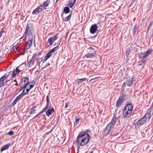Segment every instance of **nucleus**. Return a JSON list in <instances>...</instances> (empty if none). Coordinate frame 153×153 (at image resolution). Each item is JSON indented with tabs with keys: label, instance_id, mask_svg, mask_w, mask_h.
<instances>
[{
	"label": "nucleus",
	"instance_id": "nucleus-1",
	"mask_svg": "<svg viewBox=\"0 0 153 153\" xmlns=\"http://www.w3.org/2000/svg\"><path fill=\"white\" fill-rule=\"evenodd\" d=\"M90 138V135L86 132H81L78 136L76 140L79 145L83 146L88 143Z\"/></svg>",
	"mask_w": 153,
	"mask_h": 153
},
{
	"label": "nucleus",
	"instance_id": "nucleus-2",
	"mask_svg": "<svg viewBox=\"0 0 153 153\" xmlns=\"http://www.w3.org/2000/svg\"><path fill=\"white\" fill-rule=\"evenodd\" d=\"M34 28L33 25L31 23H28L26 26L25 31L23 35V36L28 37L29 39H33L34 34Z\"/></svg>",
	"mask_w": 153,
	"mask_h": 153
},
{
	"label": "nucleus",
	"instance_id": "nucleus-3",
	"mask_svg": "<svg viewBox=\"0 0 153 153\" xmlns=\"http://www.w3.org/2000/svg\"><path fill=\"white\" fill-rule=\"evenodd\" d=\"M116 117L114 116L111 122L105 128L103 133L104 135H107L110 132V130L114 128L116 122Z\"/></svg>",
	"mask_w": 153,
	"mask_h": 153
},
{
	"label": "nucleus",
	"instance_id": "nucleus-4",
	"mask_svg": "<svg viewBox=\"0 0 153 153\" xmlns=\"http://www.w3.org/2000/svg\"><path fill=\"white\" fill-rule=\"evenodd\" d=\"M70 12V9L68 7H65L64 9V11L61 14V16L63 21H68L71 18V14H70L68 16L66 17H64L65 15H66L67 13H68Z\"/></svg>",
	"mask_w": 153,
	"mask_h": 153
},
{
	"label": "nucleus",
	"instance_id": "nucleus-5",
	"mask_svg": "<svg viewBox=\"0 0 153 153\" xmlns=\"http://www.w3.org/2000/svg\"><path fill=\"white\" fill-rule=\"evenodd\" d=\"M8 76L4 75L0 78V87L4 86L7 83L10 81V79H7Z\"/></svg>",
	"mask_w": 153,
	"mask_h": 153
},
{
	"label": "nucleus",
	"instance_id": "nucleus-6",
	"mask_svg": "<svg viewBox=\"0 0 153 153\" xmlns=\"http://www.w3.org/2000/svg\"><path fill=\"white\" fill-rule=\"evenodd\" d=\"M58 38V34H56L55 35L53 36L50 38L47 42V43L49 44L48 45V47L51 46L53 45V42L57 39Z\"/></svg>",
	"mask_w": 153,
	"mask_h": 153
},
{
	"label": "nucleus",
	"instance_id": "nucleus-7",
	"mask_svg": "<svg viewBox=\"0 0 153 153\" xmlns=\"http://www.w3.org/2000/svg\"><path fill=\"white\" fill-rule=\"evenodd\" d=\"M46 100H47V104L45 107L43 108L42 110L38 114V115L39 116L41 114L45 112L48 109L49 105V96L48 95L46 97Z\"/></svg>",
	"mask_w": 153,
	"mask_h": 153
},
{
	"label": "nucleus",
	"instance_id": "nucleus-8",
	"mask_svg": "<svg viewBox=\"0 0 153 153\" xmlns=\"http://www.w3.org/2000/svg\"><path fill=\"white\" fill-rule=\"evenodd\" d=\"M133 106L131 103L127 104L124 107L123 111H127L128 112H132Z\"/></svg>",
	"mask_w": 153,
	"mask_h": 153
},
{
	"label": "nucleus",
	"instance_id": "nucleus-9",
	"mask_svg": "<svg viewBox=\"0 0 153 153\" xmlns=\"http://www.w3.org/2000/svg\"><path fill=\"white\" fill-rule=\"evenodd\" d=\"M124 101V97L123 96H120L116 102V107L117 108L120 106L123 103Z\"/></svg>",
	"mask_w": 153,
	"mask_h": 153
},
{
	"label": "nucleus",
	"instance_id": "nucleus-10",
	"mask_svg": "<svg viewBox=\"0 0 153 153\" xmlns=\"http://www.w3.org/2000/svg\"><path fill=\"white\" fill-rule=\"evenodd\" d=\"M147 121L143 117L137 121V125L139 127L141 126L146 123Z\"/></svg>",
	"mask_w": 153,
	"mask_h": 153
},
{
	"label": "nucleus",
	"instance_id": "nucleus-11",
	"mask_svg": "<svg viewBox=\"0 0 153 153\" xmlns=\"http://www.w3.org/2000/svg\"><path fill=\"white\" fill-rule=\"evenodd\" d=\"M23 82L25 83L23 88H26L27 85L29 84L30 83V82H29V79L28 77H23L22 79Z\"/></svg>",
	"mask_w": 153,
	"mask_h": 153
},
{
	"label": "nucleus",
	"instance_id": "nucleus-12",
	"mask_svg": "<svg viewBox=\"0 0 153 153\" xmlns=\"http://www.w3.org/2000/svg\"><path fill=\"white\" fill-rule=\"evenodd\" d=\"M98 27L96 24L92 25L90 29V33L92 34L96 32L97 29Z\"/></svg>",
	"mask_w": 153,
	"mask_h": 153
},
{
	"label": "nucleus",
	"instance_id": "nucleus-13",
	"mask_svg": "<svg viewBox=\"0 0 153 153\" xmlns=\"http://www.w3.org/2000/svg\"><path fill=\"white\" fill-rule=\"evenodd\" d=\"M29 39L30 40L26 42L25 45H24L25 49L27 50L28 49L30 48V46L32 45L33 39Z\"/></svg>",
	"mask_w": 153,
	"mask_h": 153
},
{
	"label": "nucleus",
	"instance_id": "nucleus-14",
	"mask_svg": "<svg viewBox=\"0 0 153 153\" xmlns=\"http://www.w3.org/2000/svg\"><path fill=\"white\" fill-rule=\"evenodd\" d=\"M96 54L87 53L83 56L84 58L91 59L96 57Z\"/></svg>",
	"mask_w": 153,
	"mask_h": 153
},
{
	"label": "nucleus",
	"instance_id": "nucleus-15",
	"mask_svg": "<svg viewBox=\"0 0 153 153\" xmlns=\"http://www.w3.org/2000/svg\"><path fill=\"white\" fill-rule=\"evenodd\" d=\"M146 57L145 56V54H144V53H140L139 54V59L143 63H144L145 62V58Z\"/></svg>",
	"mask_w": 153,
	"mask_h": 153
},
{
	"label": "nucleus",
	"instance_id": "nucleus-16",
	"mask_svg": "<svg viewBox=\"0 0 153 153\" xmlns=\"http://www.w3.org/2000/svg\"><path fill=\"white\" fill-rule=\"evenodd\" d=\"M20 71V70L18 69V67L16 68L15 70H14L12 73L11 76L13 77H14L16 76L17 74H18Z\"/></svg>",
	"mask_w": 153,
	"mask_h": 153
},
{
	"label": "nucleus",
	"instance_id": "nucleus-17",
	"mask_svg": "<svg viewBox=\"0 0 153 153\" xmlns=\"http://www.w3.org/2000/svg\"><path fill=\"white\" fill-rule=\"evenodd\" d=\"M126 110L123 111V117L125 119H128L130 117L131 114H129L126 112Z\"/></svg>",
	"mask_w": 153,
	"mask_h": 153
},
{
	"label": "nucleus",
	"instance_id": "nucleus-18",
	"mask_svg": "<svg viewBox=\"0 0 153 153\" xmlns=\"http://www.w3.org/2000/svg\"><path fill=\"white\" fill-rule=\"evenodd\" d=\"M23 97L21 94L19 95L18 96L16 97V98L13 101V105H15L18 101L21 99Z\"/></svg>",
	"mask_w": 153,
	"mask_h": 153
},
{
	"label": "nucleus",
	"instance_id": "nucleus-19",
	"mask_svg": "<svg viewBox=\"0 0 153 153\" xmlns=\"http://www.w3.org/2000/svg\"><path fill=\"white\" fill-rule=\"evenodd\" d=\"M10 146V143H8L2 146L0 149L1 152H2L3 151L7 149Z\"/></svg>",
	"mask_w": 153,
	"mask_h": 153
},
{
	"label": "nucleus",
	"instance_id": "nucleus-20",
	"mask_svg": "<svg viewBox=\"0 0 153 153\" xmlns=\"http://www.w3.org/2000/svg\"><path fill=\"white\" fill-rule=\"evenodd\" d=\"M151 117V112H149L146 113L143 117L148 121L150 119Z\"/></svg>",
	"mask_w": 153,
	"mask_h": 153
},
{
	"label": "nucleus",
	"instance_id": "nucleus-21",
	"mask_svg": "<svg viewBox=\"0 0 153 153\" xmlns=\"http://www.w3.org/2000/svg\"><path fill=\"white\" fill-rule=\"evenodd\" d=\"M54 110L52 108L51 109H48L46 112V115L48 116H49L54 111Z\"/></svg>",
	"mask_w": 153,
	"mask_h": 153
},
{
	"label": "nucleus",
	"instance_id": "nucleus-22",
	"mask_svg": "<svg viewBox=\"0 0 153 153\" xmlns=\"http://www.w3.org/2000/svg\"><path fill=\"white\" fill-rule=\"evenodd\" d=\"M87 51L88 53L96 54L94 49L92 47L89 48L87 50Z\"/></svg>",
	"mask_w": 153,
	"mask_h": 153
},
{
	"label": "nucleus",
	"instance_id": "nucleus-23",
	"mask_svg": "<svg viewBox=\"0 0 153 153\" xmlns=\"http://www.w3.org/2000/svg\"><path fill=\"white\" fill-rule=\"evenodd\" d=\"M61 41V40L60 41ZM61 41L60 42L59 45H57V46L54 47L49 52L51 53V54H52V53H54L58 49V47L59 45H60V43Z\"/></svg>",
	"mask_w": 153,
	"mask_h": 153
},
{
	"label": "nucleus",
	"instance_id": "nucleus-24",
	"mask_svg": "<svg viewBox=\"0 0 153 153\" xmlns=\"http://www.w3.org/2000/svg\"><path fill=\"white\" fill-rule=\"evenodd\" d=\"M127 83L128 86H131V85H132L133 83V81L130 79H128L127 78Z\"/></svg>",
	"mask_w": 153,
	"mask_h": 153
},
{
	"label": "nucleus",
	"instance_id": "nucleus-25",
	"mask_svg": "<svg viewBox=\"0 0 153 153\" xmlns=\"http://www.w3.org/2000/svg\"><path fill=\"white\" fill-rule=\"evenodd\" d=\"M76 0H69V6L72 8Z\"/></svg>",
	"mask_w": 153,
	"mask_h": 153
},
{
	"label": "nucleus",
	"instance_id": "nucleus-26",
	"mask_svg": "<svg viewBox=\"0 0 153 153\" xmlns=\"http://www.w3.org/2000/svg\"><path fill=\"white\" fill-rule=\"evenodd\" d=\"M49 2L48 0L46 1H45L44 2V3L42 4L44 9H46V7L48 6L49 4Z\"/></svg>",
	"mask_w": 153,
	"mask_h": 153
},
{
	"label": "nucleus",
	"instance_id": "nucleus-27",
	"mask_svg": "<svg viewBox=\"0 0 153 153\" xmlns=\"http://www.w3.org/2000/svg\"><path fill=\"white\" fill-rule=\"evenodd\" d=\"M39 9L38 8V7L36 9H35L32 12V14H36L37 15L39 13V12H41L39 10Z\"/></svg>",
	"mask_w": 153,
	"mask_h": 153
},
{
	"label": "nucleus",
	"instance_id": "nucleus-28",
	"mask_svg": "<svg viewBox=\"0 0 153 153\" xmlns=\"http://www.w3.org/2000/svg\"><path fill=\"white\" fill-rule=\"evenodd\" d=\"M86 79L87 78H85L81 79H77V82L78 84H80L86 80Z\"/></svg>",
	"mask_w": 153,
	"mask_h": 153
},
{
	"label": "nucleus",
	"instance_id": "nucleus-29",
	"mask_svg": "<svg viewBox=\"0 0 153 153\" xmlns=\"http://www.w3.org/2000/svg\"><path fill=\"white\" fill-rule=\"evenodd\" d=\"M14 51L15 52L18 51V47L17 45L13 46L12 48H11V50Z\"/></svg>",
	"mask_w": 153,
	"mask_h": 153
},
{
	"label": "nucleus",
	"instance_id": "nucleus-30",
	"mask_svg": "<svg viewBox=\"0 0 153 153\" xmlns=\"http://www.w3.org/2000/svg\"><path fill=\"white\" fill-rule=\"evenodd\" d=\"M21 89H23V91H22V93L21 94H21V95H22V96L23 97V96L24 95L27 94V92H26L25 91V88H23V87H22Z\"/></svg>",
	"mask_w": 153,
	"mask_h": 153
},
{
	"label": "nucleus",
	"instance_id": "nucleus-31",
	"mask_svg": "<svg viewBox=\"0 0 153 153\" xmlns=\"http://www.w3.org/2000/svg\"><path fill=\"white\" fill-rule=\"evenodd\" d=\"M152 52V50L150 49H149L144 54H145V56L146 57L148 56V55L151 53Z\"/></svg>",
	"mask_w": 153,
	"mask_h": 153
},
{
	"label": "nucleus",
	"instance_id": "nucleus-32",
	"mask_svg": "<svg viewBox=\"0 0 153 153\" xmlns=\"http://www.w3.org/2000/svg\"><path fill=\"white\" fill-rule=\"evenodd\" d=\"M35 62V60L32 59L30 61V64L29 67L32 66L33 65Z\"/></svg>",
	"mask_w": 153,
	"mask_h": 153
},
{
	"label": "nucleus",
	"instance_id": "nucleus-33",
	"mask_svg": "<svg viewBox=\"0 0 153 153\" xmlns=\"http://www.w3.org/2000/svg\"><path fill=\"white\" fill-rule=\"evenodd\" d=\"M153 24V22H151L148 26V27L147 30V32L149 31L150 29L151 28L152 25Z\"/></svg>",
	"mask_w": 153,
	"mask_h": 153
},
{
	"label": "nucleus",
	"instance_id": "nucleus-34",
	"mask_svg": "<svg viewBox=\"0 0 153 153\" xmlns=\"http://www.w3.org/2000/svg\"><path fill=\"white\" fill-rule=\"evenodd\" d=\"M37 7L40 10H39L40 11V12H41L42 11V10H43V6L42 4V5H41Z\"/></svg>",
	"mask_w": 153,
	"mask_h": 153
},
{
	"label": "nucleus",
	"instance_id": "nucleus-35",
	"mask_svg": "<svg viewBox=\"0 0 153 153\" xmlns=\"http://www.w3.org/2000/svg\"><path fill=\"white\" fill-rule=\"evenodd\" d=\"M36 106H33L32 108L30 109V111H31L32 112H34L36 111Z\"/></svg>",
	"mask_w": 153,
	"mask_h": 153
},
{
	"label": "nucleus",
	"instance_id": "nucleus-36",
	"mask_svg": "<svg viewBox=\"0 0 153 153\" xmlns=\"http://www.w3.org/2000/svg\"><path fill=\"white\" fill-rule=\"evenodd\" d=\"M52 54L49 52L46 55V56L48 58H49L52 55Z\"/></svg>",
	"mask_w": 153,
	"mask_h": 153
},
{
	"label": "nucleus",
	"instance_id": "nucleus-37",
	"mask_svg": "<svg viewBox=\"0 0 153 153\" xmlns=\"http://www.w3.org/2000/svg\"><path fill=\"white\" fill-rule=\"evenodd\" d=\"M79 120H80V119H79V118L76 119V117L75 123H76V124H79Z\"/></svg>",
	"mask_w": 153,
	"mask_h": 153
},
{
	"label": "nucleus",
	"instance_id": "nucleus-38",
	"mask_svg": "<svg viewBox=\"0 0 153 153\" xmlns=\"http://www.w3.org/2000/svg\"><path fill=\"white\" fill-rule=\"evenodd\" d=\"M37 55L36 54H34L33 55V57L32 58V59L35 60V58L36 56Z\"/></svg>",
	"mask_w": 153,
	"mask_h": 153
},
{
	"label": "nucleus",
	"instance_id": "nucleus-39",
	"mask_svg": "<svg viewBox=\"0 0 153 153\" xmlns=\"http://www.w3.org/2000/svg\"><path fill=\"white\" fill-rule=\"evenodd\" d=\"M127 84V83L124 82L122 85V88H124L126 87V85Z\"/></svg>",
	"mask_w": 153,
	"mask_h": 153
},
{
	"label": "nucleus",
	"instance_id": "nucleus-40",
	"mask_svg": "<svg viewBox=\"0 0 153 153\" xmlns=\"http://www.w3.org/2000/svg\"><path fill=\"white\" fill-rule=\"evenodd\" d=\"M13 132L12 131H9V132L8 133V134L10 135H13Z\"/></svg>",
	"mask_w": 153,
	"mask_h": 153
},
{
	"label": "nucleus",
	"instance_id": "nucleus-41",
	"mask_svg": "<svg viewBox=\"0 0 153 153\" xmlns=\"http://www.w3.org/2000/svg\"><path fill=\"white\" fill-rule=\"evenodd\" d=\"M131 79L132 80L133 82L135 80V77L134 76V75H133V76L132 77L131 79Z\"/></svg>",
	"mask_w": 153,
	"mask_h": 153
},
{
	"label": "nucleus",
	"instance_id": "nucleus-42",
	"mask_svg": "<svg viewBox=\"0 0 153 153\" xmlns=\"http://www.w3.org/2000/svg\"><path fill=\"white\" fill-rule=\"evenodd\" d=\"M48 58L45 56L44 59L43 63H44L46 60H47Z\"/></svg>",
	"mask_w": 153,
	"mask_h": 153
},
{
	"label": "nucleus",
	"instance_id": "nucleus-43",
	"mask_svg": "<svg viewBox=\"0 0 153 153\" xmlns=\"http://www.w3.org/2000/svg\"><path fill=\"white\" fill-rule=\"evenodd\" d=\"M68 105H69V103L68 102H66V105H65V108H67L68 107Z\"/></svg>",
	"mask_w": 153,
	"mask_h": 153
},
{
	"label": "nucleus",
	"instance_id": "nucleus-44",
	"mask_svg": "<svg viewBox=\"0 0 153 153\" xmlns=\"http://www.w3.org/2000/svg\"><path fill=\"white\" fill-rule=\"evenodd\" d=\"M34 85H30V89H31L32 88H33Z\"/></svg>",
	"mask_w": 153,
	"mask_h": 153
},
{
	"label": "nucleus",
	"instance_id": "nucleus-45",
	"mask_svg": "<svg viewBox=\"0 0 153 153\" xmlns=\"http://www.w3.org/2000/svg\"><path fill=\"white\" fill-rule=\"evenodd\" d=\"M136 27V26H135L134 27V33H135L136 32V31L135 30Z\"/></svg>",
	"mask_w": 153,
	"mask_h": 153
},
{
	"label": "nucleus",
	"instance_id": "nucleus-46",
	"mask_svg": "<svg viewBox=\"0 0 153 153\" xmlns=\"http://www.w3.org/2000/svg\"><path fill=\"white\" fill-rule=\"evenodd\" d=\"M3 33V31H2L0 32V38Z\"/></svg>",
	"mask_w": 153,
	"mask_h": 153
},
{
	"label": "nucleus",
	"instance_id": "nucleus-47",
	"mask_svg": "<svg viewBox=\"0 0 153 153\" xmlns=\"http://www.w3.org/2000/svg\"><path fill=\"white\" fill-rule=\"evenodd\" d=\"M30 89H26L27 93V94L28 93L29 91H30Z\"/></svg>",
	"mask_w": 153,
	"mask_h": 153
},
{
	"label": "nucleus",
	"instance_id": "nucleus-48",
	"mask_svg": "<svg viewBox=\"0 0 153 153\" xmlns=\"http://www.w3.org/2000/svg\"><path fill=\"white\" fill-rule=\"evenodd\" d=\"M126 112L127 113H129V114H132V112H128V111H126Z\"/></svg>",
	"mask_w": 153,
	"mask_h": 153
},
{
	"label": "nucleus",
	"instance_id": "nucleus-49",
	"mask_svg": "<svg viewBox=\"0 0 153 153\" xmlns=\"http://www.w3.org/2000/svg\"><path fill=\"white\" fill-rule=\"evenodd\" d=\"M50 65V64L48 63V65H46L45 67H44V68H46L47 66H48L49 65Z\"/></svg>",
	"mask_w": 153,
	"mask_h": 153
},
{
	"label": "nucleus",
	"instance_id": "nucleus-50",
	"mask_svg": "<svg viewBox=\"0 0 153 153\" xmlns=\"http://www.w3.org/2000/svg\"><path fill=\"white\" fill-rule=\"evenodd\" d=\"M33 112H32L31 111H30V112L29 113L30 114H32Z\"/></svg>",
	"mask_w": 153,
	"mask_h": 153
},
{
	"label": "nucleus",
	"instance_id": "nucleus-51",
	"mask_svg": "<svg viewBox=\"0 0 153 153\" xmlns=\"http://www.w3.org/2000/svg\"><path fill=\"white\" fill-rule=\"evenodd\" d=\"M38 116V115L37 114V115H36L35 117H34L33 118H36V117H37Z\"/></svg>",
	"mask_w": 153,
	"mask_h": 153
},
{
	"label": "nucleus",
	"instance_id": "nucleus-52",
	"mask_svg": "<svg viewBox=\"0 0 153 153\" xmlns=\"http://www.w3.org/2000/svg\"><path fill=\"white\" fill-rule=\"evenodd\" d=\"M64 17H66L68 16H67V14L66 15H65Z\"/></svg>",
	"mask_w": 153,
	"mask_h": 153
},
{
	"label": "nucleus",
	"instance_id": "nucleus-53",
	"mask_svg": "<svg viewBox=\"0 0 153 153\" xmlns=\"http://www.w3.org/2000/svg\"><path fill=\"white\" fill-rule=\"evenodd\" d=\"M34 82V81H33L32 83H33L34 84V85L35 84V82Z\"/></svg>",
	"mask_w": 153,
	"mask_h": 153
},
{
	"label": "nucleus",
	"instance_id": "nucleus-54",
	"mask_svg": "<svg viewBox=\"0 0 153 153\" xmlns=\"http://www.w3.org/2000/svg\"><path fill=\"white\" fill-rule=\"evenodd\" d=\"M21 65H19V66H18V67H19V68H20V67H21Z\"/></svg>",
	"mask_w": 153,
	"mask_h": 153
},
{
	"label": "nucleus",
	"instance_id": "nucleus-55",
	"mask_svg": "<svg viewBox=\"0 0 153 153\" xmlns=\"http://www.w3.org/2000/svg\"><path fill=\"white\" fill-rule=\"evenodd\" d=\"M13 82H17V81H16V80H14V81H13Z\"/></svg>",
	"mask_w": 153,
	"mask_h": 153
},
{
	"label": "nucleus",
	"instance_id": "nucleus-56",
	"mask_svg": "<svg viewBox=\"0 0 153 153\" xmlns=\"http://www.w3.org/2000/svg\"><path fill=\"white\" fill-rule=\"evenodd\" d=\"M93 152H94V151H92V152H91V153H93Z\"/></svg>",
	"mask_w": 153,
	"mask_h": 153
},
{
	"label": "nucleus",
	"instance_id": "nucleus-57",
	"mask_svg": "<svg viewBox=\"0 0 153 153\" xmlns=\"http://www.w3.org/2000/svg\"><path fill=\"white\" fill-rule=\"evenodd\" d=\"M17 85V83L16 82L15 84V85Z\"/></svg>",
	"mask_w": 153,
	"mask_h": 153
},
{
	"label": "nucleus",
	"instance_id": "nucleus-58",
	"mask_svg": "<svg viewBox=\"0 0 153 153\" xmlns=\"http://www.w3.org/2000/svg\"><path fill=\"white\" fill-rule=\"evenodd\" d=\"M42 61V60L39 63V65H40V63Z\"/></svg>",
	"mask_w": 153,
	"mask_h": 153
},
{
	"label": "nucleus",
	"instance_id": "nucleus-59",
	"mask_svg": "<svg viewBox=\"0 0 153 153\" xmlns=\"http://www.w3.org/2000/svg\"><path fill=\"white\" fill-rule=\"evenodd\" d=\"M22 38V37L20 39H21Z\"/></svg>",
	"mask_w": 153,
	"mask_h": 153
}]
</instances>
